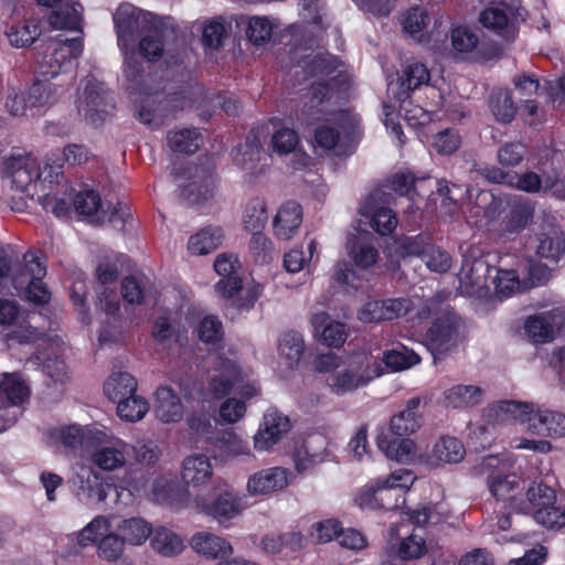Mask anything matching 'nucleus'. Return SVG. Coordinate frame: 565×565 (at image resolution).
<instances>
[{
    "instance_id": "412c9836",
    "label": "nucleus",
    "mask_w": 565,
    "mask_h": 565,
    "mask_svg": "<svg viewBox=\"0 0 565 565\" xmlns=\"http://www.w3.org/2000/svg\"><path fill=\"white\" fill-rule=\"evenodd\" d=\"M526 430L537 436L565 438V413L534 404Z\"/></svg>"
},
{
    "instance_id": "0e129e2a",
    "label": "nucleus",
    "mask_w": 565,
    "mask_h": 565,
    "mask_svg": "<svg viewBox=\"0 0 565 565\" xmlns=\"http://www.w3.org/2000/svg\"><path fill=\"white\" fill-rule=\"evenodd\" d=\"M179 489L174 477L159 476L151 481L149 499L161 505L173 507Z\"/></svg>"
},
{
    "instance_id": "bb28decb",
    "label": "nucleus",
    "mask_w": 565,
    "mask_h": 565,
    "mask_svg": "<svg viewBox=\"0 0 565 565\" xmlns=\"http://www.w3.org/2000/svg\"><path fill=\"white\" fill-rule=\"evenodd\" d=\"M534 403L519 401H499L484 411L489 423L519 422L527 426Z\"/></svg>"
},
{
    "instance_id": "0eeeda50",
    "label": "nucleus",
    "mask_w": 565,
    "mask_h": 565,
    "mask_svg": "<svg viewBox=\"0 0 565 565\" xmlns=\"http://www.w3.org/2000/svg\"><path fill=\"white\" fill-rule=\"evenodd\" d=\"M241 267L238 257L234 254L223 253L214 262L215 271L222 276L215 284V291L225 299H231L239 310H250L263 292V286L257 282L243 288L237 271Z\"/></svg>"
},
{
    "instance_id": "dca6fc26",
    "label": "nucleus",
    "mask_w": 565,
    "mask_h": 565,
    "mask_svg": "<svg viewBox=\"0 0 565 565\" xmlns=\"http://www.w3.org/2000/svg\"><path fill=\"white\" fill-rule=\"evenodd\" d=\"M401 23L403 25L404 32L408 34L414 41L419 43L429 44L433 41L438 42L447 38V30H439L444 23L441 19L436 20L435 28L428 32L430 18L428 13L419 7H414L406 10L402 14Z\"/></svg>"
},
{
    "instance_id": "338daca9",
    "label": "nucleus",
    "mask_w": 565,
    "mask_h": 565,
    "mask_svg": "<svg viewBox=\"0 0 565 565\" xmlns=\"http://www.w3.org/2000/svg\"><path fill=\"white\" fill-rule=\"evenodd\" d=\"M231 29L223 17H215L206 21L202 26V44L207 50H218Z\"/></svg>"
},
{
    "instance_id": "2eb2a0df",
    "label": "nucleus",
    "mask_w": 565,
    "mask_h": 565,
    "mask_svg": "<svg viewBox=\"0 0 565 565\" xmlns=\"http://www.w3.org/2000/svg\"><path fill=\"white\" fill-rule=\"evenodd\" d=\"M214 374L209 382L207 394L215 399L227 396L233 387L244 382V371L235 359L227 358L224 353L217 354L214 365Z\"/></svg>"
},
{
    "instance_id": "9b49d317",
    "label": "nucleus",
    "mask_w": 565,
    "mask_h": 565,
    "mask_svg": "<svg viewBox=\"0 0 565 565\" xmlns=\"http://www.w3.org/2000/svg\"><path fill=\"white\" fill-rule=\"evenodd\" d=\"M460 319L451 311H445L437 317L427 330L425 347L436 361L457 348Z\"/></svg>"
},
{
    "instance_id": "b1692460",
    "label": "nucleus",
    "mask_w": 565,
    "mask_h": 565,
    "mask_svg": "<svg viewBox=\"0 0 565 565\" xmlns=\"http://www.w3.org/2000/svg\"><path fill=\"white\" fill-rule=\"evenodd\" d=\"M171 28L163 26L156 31L146 32L138 40L140 55L149 62L159 61L166 52H169V42H177L179 30L175 21L171 18Z\"/></svg>"
},
{
    "instance_id": "393cba45",
    "label": "nucleus",
    "mask_w": 565,
    "mask_h": 565,
    "mask_svg": "<svg viewBox=\"0 0 565 565\" xmlns=\"http://www.w3.org/2000/svg\"><path fill=\"white\" fill-rule=\"evenodd\" d=\"M408 254L422 258L429 270L435 273H446L450 269L452 260L450 255L443 248L431 244L427 237L417 235L406 244Z\"/></svg>"
},
{
    "instance_id": "ea45409f",
    "label": "nucleus",
    "mask_w": 565,
    "mask_h": 565,
    "mask_svg": "<svg viewBox=\"0 0 565 565\" xmlns=\"http://www.w3.org/2000/svg\"><path fill=\"white\" fill-rule=\"evenodd\" d=\"M30 395L29 386L18 373H4L0 381V411L21 406Z\"/></svg>"
},
{
    "instance_id": "39448f33",
    "label": "nucleus",
    "mask_w": 565,
    "mask_h": 565,
    "mask_svg": "<svg viewBox=\"0 0 565 565\" xmlns=\"http://www.w3.org/2000/svg\"><path fill=\"white\" fill-rule=\"evenodd\" d=\"M1 170L6 185L21 199L39 194L41 168L38 159L22 148H12L1 156Z\"/></svg>"
},
{
    "instance_id": "49530a36",
    "label": "nucleus",
    "mask_w": 565,
    "mask_h": 565,
    "mask_svg": "<svg viewBox=\"0 0 565 565\" xmlns=\"http://www.w3.org/2000/svg\"><path fill=\"white\" fill-rule=\"evenodd\" d=\"M429 79L430 75L427 67L419 62H414L405 66L396 83H388L387 93L395 94L406 90V94H411L420 86L428 85Z\"/></svg>"
},
{
    "instance_id": "e433bc0d",
    "label": "nucleus",
    "mask_w": 565,
    "mask_h": 565,
    "mask_svg": "<svg viewBox=\"0 0 565 565\" xmlns=\"http://www.w3.org/2000/svg\"><path fill=\"white\" fill-rule=\"evenodd\" d=\"M322 4L320 0H301L300 15L303 19V24L295 23L294 25L300 26L305 30L303 39L298 41L300 43V51L310 45V39L313 40V45H318V34L324 29L322 19ZM290 24L289 26H291Z\"/></svg>"
},
{
    "instance_id": "4d7b16f0",
    "label": "nucleus",
    "mask_w": 565,
    "mask_h": 565,
    "mask_svg": "<svg viewBox=\"0 0 565 565\" xmlns=\"http://www.w3.org/2000/svg\"><path fill=\"white\" fill-rule=\"evenodd\" d=\"M223 237L220 226H206L189 238L188 249L193 255L209 254L222 244Z\"/></svg>"
},
{
    "instance_id": "f704fd0d",
    "label": "nucleus",
    "mask_w": 565,
    "mask_h": 565,
    "mask_svg": "<svg viewBox=\"0 0 565 565\" xmlns=\"http://www.w3.org/2000/svg\"><path fill=\"white\" fill-rule=\"evenodd\" d=\"M360 214L369 221L370 226L380 235L391 234L397 226L395 212L380 205L373 195H370L360 207Z\"/></svg>"
},
{
    "instance_id": "a211bd4d",
    "label": "nucleus",
    "mask_w": 565,
    "mask_h": 565,
    "mask_svg": "<svg viewBox=\"0 0 565 565\" xmlns=\"http://www.w3.org/2000/svg\"><path fill=\"white\" fill-rule=\"evenodd\" d=\"M105 100L104 85L95 78H86L83 92L78 93V114L88 122L99 125L107 113Z\"/></svg>"
},
{
    "instance_id": "f03ea898",
    "label": "nucleus",
    "mask_w": 565,
    "mask_h": 565,
    "mask_svg": "<svg viewBox=\"0 0 565 565\" xmlns=\"http://www.w3.org/2000/svg\"><path fill=\"white\" fill-rule=\"evenodd\" d=\"M309 102L306 103L297 120L312 125L320 119L332 121L333 127L320 126L316 129L315 140L323 149H334L338 154L347 153L356 135L359 119L355 115L330 109L331 88L326 83H312L309 88Z\"/></svg>"
},
{
    "instance_id": "13d9d810",
    "label": "nucleus",
    "mask_w": 565,
    "mask_h": 565,
    "mask_svg": "<svg viewBox=\"0 0 565 565\" xmlns=\"http://www.w3.org/2000/svg\"><path fill=\"white\" fill-rule=\"evenodd\" d=\"M150 545L158 554L164 557L179 555L183 548V540L170 529L160 526L152 530Z\"/></svg>"
},
{
    "instance_id": "a878e982",
    "label": "nucleus",
    "mask_w": 565,
    "mask_h": 565,
    "mask_svg": "<svg viewBox=\"0 0 565 565\" xmlns=\"http://www.w3.org/2000/svg\"><path fill=\"white\" fill-rule=\"evenodd\" d=\"M216 190V181L209 170L195 168L190 181L182 186L181 196L192 205L209 203Z\"/></svg>"
},
{
    "instance_id": "79ce46f5",
    "label": "nucleus",
    "mask_w": 565,
    "mask_h": 565,
    "mask_svg": "<svg viewBox=\"0 0 565 565\" xmlns=\"http://www.w3.org/2000/svg\"><path fill=\"white\" fill-rule=\"evenodd\" d=\"M215 456L221 460L250 459L253 454L246 440H243L233 431H223L212 444Z\"/></svg>"
},
{
    "instance_id": "c03bdc74",
    "label": "nucleus",
    "mask_w": 565,
    "mask_h": 565,
    "mask_svg": "<svg viewBox=\"0 0 565 565\" xmlns=\"http://www.w3.org/2000/svg\"><path fill=\"white\" fill-rule=\"evenodd\" d=\"M64 93L57 84L36 81L28 89L32 115L41 114L53 106Z\"/></svg>"
},
{
    "instance_id": "052dcab7",
    "label": "nucleus",
    "mask_w": 565,
    "mask_h": 565,
    "mask_svg": "<svg viewBox=\"0 0 565 565\" xmlns=\"http://www.w3.org/2000/svg\"><path fill=\"white\" fill-rule=\"evenodd\" d=\"M111 530L110 519L105 515L93 518L82 530L74 534L76 544L82 547L97 545Z\"/></svg>"
},
{
    "instance_id": "de8ad7c7",
    "label": "nucleus",
    "mask_w": 565,
    "mask_h": 565,
    "mask_svg": "<svg viewBox=\"0 0 565 565\" xmlns=\"http://www.w3.org/2000/svg\"><path fill=\"white\" fill-rule=\"evenodd\" d=\"M422 403L420 397L415 396L406 402L405 408L391 418V430L397 436L416 433L422 426V416L417 409Z\"/></svg>"
},
{
    "instance_id": "e2e57ef3",
    "label": "nucleus",
    "mask_w": 565,
    "mask_h": 565,
    "mask_svg": "<svg viewBox=\"0 0 565 565\" xmlns=\"http://www.w3.org/2000/svg\"><path fill=\"white\" fill-rule=\"evenodd\" d=\"M305 350V342L301 333L288 331L281 335L278 342V353L286 361L290 369L298 365Z\"/></svg>"
},
{
    "instance_id": "4be33fe9",
    "label": "nucleus",
    "mask_w": 565,
    "mask_h": 565,
    "mask_svg": "<svg viewBox=\"0 0 565 565\" xmlns=\"http://www.w3.org/2000/svg\"><path fill=\"white\" fill-rule=\"evenodd\" d=\"M290 429L287 416L277 409H268L254 436V448L257 451H267L276 445Z\"/></svg>"
},
{
    "instance_id": "5fc2aeb1",
    "label": "nucleus",
    "mask_w": 565,
    "mask_h": 565,
    "mask_svg": "<svg viewBox=\"0 0 565 565\" xmlns=\"http://www.w3.org/2000/svg\"><path fill=\"white\" fill-rule=\"evenodd\" d=\"M136 391L137 380L130 373L124 371L114 372L104 384L105 395L114 403L135 394Z\"/></svg>"
},
{
    "instance_id": "f8f14e48",
    "label": "nucleus",
    "mask_w": 565,
    "mask_h": 565,
    "mask_svg": "<svg viewBox=\"0 0 565 565\" xmlns=\"http://www.w3.org/2000/svg\"><path fill=\"white\" fill-rule=\"evenodd\" d=\"M520 10L503 0L493 2L479 14L480 24L499 38L512 41L519 32Z\"/></svg>"
},
{
    "instance_id": "f257e3e1",
    "label": "nucleus",
    "mask_w": 565,
    "mask_h": 565,
    "mask_svg": "<svg viewBox=\"0 0 565 565\" xmlns=\"http://www.w3.org/2000/svg\"><path fill=\"white\" fill-rule=\"evenodd\" d=\"M117 44L124 56V75L138 119L152 129L159 128L164 119L191 105L185 92L166 95L154 79L143 74L142 63L136 51V41L146 32L160 26L171 28V17L156 15L130 3L120 4L113 15Z\"/></svg>"
},
{
    "instance_id": "8fccbe9b",
    "label": "nucleus",
    "mask_w": 565,
    "mask_h": 565,
    "mask_svg": "<svg viewBox=\"0 0 565 565\" xmlns=\"http://www.w3.org/2000/svg\"><path fill=\"white\" fill-rule=\"evenodd\" d=\"M565 253V237L558 228H545L537 235L536 254L548 263L557 264Z\"/></svg>"
},
{
    "instance_id": "473e14b6",
    "label": "nucleus",
    "mask_w": 565,
    "mask_h": 565,
    "mask_svg": "<svg viewBox=\"0 0 565 565\" xmlns=\"http://www.w3.org/2000/svg\"><path fill=\"white\" fill-rule=\"evenodd\" d=\"M302 223V207L295 201L279 206L273 220L274 235L280 241L291 239Z\"/></svg>"
},
{
    "instance_id": "6e6552de",
    "label": "nucleus",
    "mask_w": 565,
    "mask_h": 565,
    "mask_svg": "<svg viewBox=\"0 0 565 565\" xmlns=\"http://www.w3.org/2000/svg\"><path fill=\"white\" fill-rule=\"evenodd\" d=\"M303 35L305 30L298 25L287 26L282 34V39L289 38L287 44L289 45L288 55L291 63L301 67L308 77L332 76L335 72L341 74V71H338L341 65L340 61L329 53L316 52L312 39L309 41L310 45L300 51L301 47L298 41L302 40Z\"/></svg>"
},
{
    "instance_id": "864d4df0",
    "label": "nucleus",
    "mask_w": 565,
    "mask_h": 565,
    "mask_svg": "<svg viewBox=\"0 0 565 565\" xmlns=\"http://www.w3.org/2000/svg\"><path fill=\"white\" fill-rule=\"evenodd\" d=\"M125 545L140 546L152 535V526L145 519L132 516L120 521L116 527Z\"/></svg>"
},
{
    "instance_id": "c756f323",
    "label": "nucleus",
    "mask_w": 565,
    "mask_h": 565,
    "mask_svg": "<svg viewBox=\"0 0 565 565\" xmlns=\"http://www.w3.org/2000/svg\"><path fill=\"white\" fill-rule=\"evenodd\" d=\"M377 447L388 459L399 463L419 462L425 465L426 454L418 452V448L412 439L398 440L380 435L377 437Z\"/></svg>"
},
{
    "instance_id": "423d86ee",
    "label": "nucleus",
    "mask_w": 565,
    "mask_h": 565,
    "mask_svg": "<svg viewBox=\"0 0 565 565\" xmlns=\"http://www.w3.org/2000/svg\"><path fill=\"white\" fill-rule=\"evenodd\" d=\"M83 53L82 29L73 38L60 34L50 39L43 51L39 52L35 58V72L46 81L58 75H67L72 71L74 62Z\"/></svg>"
},
{
    "instance_id": "58836bf2",
    "label": "nucleus",
    "mask_w": 565,
    "mask_h": 565,
    "mask_svg": "<svg viewBox=\"0 0 565 565\" xmlns=\"http://www.w3.org/2000/svg\"><path fill=\"white\" fill-rule=\"evenodd\" d=\"M213 477L211 459L203 454H193L184 458L182 462V479L188 486L202 487L207 484Z\"/></svg>"
},
{
    "instance_id": "6e6d98bb",
    "label": "nucleus",
    "mask_w": 565,
    "mask_h": 565,
    "mask_svg": "<svg viewBox=\"0 0 565 565\" xmlns=\"http://www.w3.org/2000/svg\"><path fill=\"white\" fill-rule=\"evenodd\" d=\"M73 200L70 186L65 183L60 189L42 194L41 204L45 211L52 212L56 217L66 218L71 215Z\"/></svg>"
},
{
    "instance_id": "09e8293b",
    "label": "nucleus",
    "mask_w": 565,
    "mask_h": 565,
    "mask_svg": "<svg viewBox=\"0 0 565 565\" xmlns=\"http://www.w3.org/2000/svg\"><path fill=\"white\" fill-rule=\"evenodd\" d=\"M189 431L196 444H206L212 446L218 436V430L214 418L206 411H196L186 418Z\"/></svg>"
},
{
    "instance_id": "c85d7f7f",
    "label": "nucleus",
    "mask_w": 565,
    "mask_h": 565,
    "mask_svg": "<svg viewBox=\"0 0 565 565\" xmlns=\"http://www.w3.org/2000/svg\"><path fill=\"white\" fill-rule=\"evenodd\" d=\"M153 412L161 423L174 424L183 418L184 406L171 386L161 385L154 392Z\"/></svg>"
},
{
    "instance_id": "4468645a",
    "label": "nucleus",
    "mask_w": 565,
    "mask_h": 565,
    "mask_svg": "<svg viewBox=\"0 0 565 565\" xmlns=\"http://www.w3.org/2000/svg\"><path fill=\"white\" fill-rule=\"evenodd\" d=\"M462 250V265L458 274L459 288L467 295H473L481 291L488 281L490 274V265L480 256V250L477 247L468 246Z\"/></svg>"
},
{
    "instance_id": "72a5a7b5",
    "label": "nucleus",
    "mask_w": 565,
    "mask_h": 565,
    "mask_svg": "<svg viewBox=\"0 0 565 565\" xmlns=\"http://www.w3.org/2000/svg\"><path fill=\"white\" fill-rule=\"evenodd\" d=\"M465 455L463 444L458 438L446 435L434 444L429 454H426L425 465L434 468L444 463H458Z\"/></svg>"
},
{
    "instance_id": "aec40b11",
    "label": "nucleus",
    "mask_w": 565,
    "mask_h": 565,
    "mask_svg": "<svg viewBox=\"0 0 565 565\" xmlns=\"http://www.w3.org/2000/svg\"><path fill=\"white\" fill-rule=\"evenodd\" d=\"M40 7L52 8L47 22L53 29L79 32L82 6L77 0H35Z\"/></svg>"
},
{
    "instance_id": "37998d69",
    "label": "nucleus",
    "mask_w": 565,
    "mask_h": 565,
    "mask_svg": "<svg viewBox=\"0 0 565 565\" xmlns=\"http://www.w3.org/2000/svg\"><path fill=\"white\" fill-rule=\"evenodd\" d=\"M315 332L328 345L340 348L348 338L347 326L342 322L331 321L327 312H318L311 319Z\"/></svg>"
},
{
    "instance_id": "9d476101",
    "label": "nucleus",
    "mask_w": 565,
    "mask_h": 565,
    "mask_svg": "<svg viewBox=\"0 0 565 565\" xmlns=\"http://www.w3.org/2000/svg\"><path fill=\"white\" fill-rule=\"evenodd\" d=\"M87 433L95 444L90 455L95 467L105 472L119 471L127 467L134 450L131 444L114 436L107 429L94 428Z\"/></svg>"
},
{
    "instance_id": "603ef678",
    "label": "nucleus",
    "mask_w": 565,
    "mask_h": 565,
    "mask_svg": "<svg viewBox=\"0 0 565 565\" xmlns=\"http://www.w3.org/2000/svg\"><path fill=\"white\" fill-rule=\"evenodd\" d=\"M405 92L406 90L388 94L397 104L399 115L411 127H419L429 124L433 119V110L414 104L413 100L409 99L411 94H406Z\"/></svg>"
},
{
    "instance_id": "bf43d9fd",
    "label": "nucleus",
    "mask_w": 565,
    "mask_h": 565,
    "mask_svg": "<svg viewBox=\"0 0 565 565\" xmlns=\"http://www.w3.org/2000/svg\"><path fill=\"white\" fill-rule=\"evenodd\" d=\"M203 142L202 134L196 128H183L167 135V145L173 152L191 154Z\"/></svg>"
},
{
    "instance_id": "7ed1b4c3",
    "label": "nucleus",
    "mask_w": 565,
    "mask_h": 565,
    "mask_svg": "<svg viewBox=\"0 0 565 565\" xmlns=\"http://www.w3.org/2000/svg\"><path fill=\"white\" fill-rule=\"evenodd\" d=\"M315 369L324 374L323 382L331 393L343 396L367 386L382 375L381 366L364 353L340 358L332 352L319 354Z\"/></svg>"
},
{
    "instance_id": "3c124183",
    "label": "nucleus",
    "mask_w": 565,
    "mask_h": 565,
    "mask_svg": "<svg viewBox=\"0 0 565 565\" xmlns=\"http://www.w3.org/2000/svg\"><path fill=\"white\" fill-rule=\"evenodd\" d=\"M234 163L249 173H255L262 158V142L259 138L250 134L243 143L232 151Z\"/></svg>"
},
{
    "instance_id": "4c0bfd02",
    "label": "nucleus",
    "mask_w": 565,
    "mask_h": 565,
    "mask_svg": "<svg viewBox=\"0 0 565 565\" xmlns=\"http://www.w3.org/2000/svg\"><path fill=\"white\" fill-rule=\"evenodd\" d=\"M4 34L11 46L28 47L42 34V22L36 18L12 20L7 23Z\"/></svg>"
},
{
    "instance_id": "cd10ccee",
    "label": "nucleus",
    "mask_w": 565,
    "mask_h": 565,
    "mask_svg": "<svg viewBox=\"0 0 565 565\" xmlns=\"http://www.w3.org/2000/svg\"><path fill=\"white\" fill-rule=\"evenodd\" d=\"M289 483V471L281 467L262 469L248 478L247 491L253 495L269 494L285 489Z\"/></svg>"
},
{
    "instance_id": "20e7f679",
    "label": "nucleus",
    "mask_w": 565,
    "mask_h": 565,
    "mask_svg": "<svg viewBox=\"0 0 565 565\" xmlns=\"http://www.w3.org/2000/svg\"><path fill=\"white\" fill-rule=\"evenodd\" d=\"M45 275L46 265L34 253H25L22 262L13 268L11 258L0 252V292L12 286L17 291L23 290L31 302L46 303L51 295L43 282Z\"/></svg>"
},
{
    "instance_id": "774afa93",
    "label": "nucleus",
    "mask_w": 565,
    "mask_h": 565,
    "mask_svg": "<svg viewBox=\"0 0 565 565\" xmlns=\"http://www.w3.org/2000/svg\"><path fill=\"white\" fill-rule=\"evenodd\" d=\"M267 204L264 198L255 196L247 201L243 211V223L248 231L263 230L267 223Z\"/></svg>"
},
{
    "instance_id": "a18cd8bd",
    "label": "nucleus",
    "mask_w": 565,
    "mask_h": 565,
    "mask_svg": "<svg viewBox=\"0 0 565 565\" xmlns=\"http://www.w3.org/2000/svg\"><path fill=\"white\" fill-rule=\"evenodd\" d=\"M237 24L244 29L246 38L254 45L268 43L274 30L278 28L277 19L262 15L242 18Z\"/></svg>"
},
{
    "instance_id": "a19ab883",
    "label": "nucleus",
    "mask_w": 565,
    "mask_h": 565,
    "mask_svg": "<svg viewBox=\"0 0 565 565\" xmlns=\"http://www.w3.org/2000/svg\"><path fill=\"white\" fill-rule=\"evenodd\" d=\"M192 548L207 558L220 559L231 555L233 547L225 539L209 532L194 534L190 542Z\"/></svg>"
},
{
    "instance_id": "5701e85b",
    "label": "nucleus",
    "mask_w": 565,
    "mask_h": 565,
    "mask_svg": "<svg viewBox=\"0 0 565 565\" xmlns=\"http://www.w3.org/2000/svg\"><path fill=\"white\" fill-rule=\"evenodd\" d=\"M413 303L408 298H388L366 302L359 311V319L364 323L393 320L407 313Z\"/></svg>"
},
{
    "instance_id": "ddd939ff",
    "label": "nucleus",
    "mask_w": 565,
    "mask_h": 565,
    "mask_svg": "<svg viewBox=\"0 0 565 565\" xmlns=\"http://www.w3.org/2000/svg\"><path fill=\"white\" fill-rule=\"evenodd\" d=\"M193 505L198 512L211 516L223 526H228L246 508L243 499L233 491L220 493L213 500L205 494H198L193 499Z\"/></svg>"
},
{
    "instance_id": "6ab92c4d",
    "label": "nucleus",
    "mask_w": 565,
    "mask_h": 565,
    "mask_svg": "<svg viewBox=\"0 0 565 565\" xmlns=\"http://www.w3.org/2000/svg\"><path fill=\"white\" fill-rule=\"evenodd\" d=\"M78 500L85 504L105 503L113 483L92 468H82L74 480Z\"/></svg>"
},
{
    "instance_id": "2f4dec72",
    "label": "nucleus",
    "mask_w": 565,
    "mask_h": 565,
    "mask_svg": "<svg viewBox=\"0 0 565 565\" xmlns=\"http://www.w3.org/2000/svg\"><path fill=\"white\" fill-rule=\"evenodd\" d=\"M372 241L373 237L367 231L354 230V232L349 233L347 250L356 266L369 268L377 262L379 250Z\"/></svg>"
},
{
    "instance_id": "69168bd1",
    "label": "nucleus",
    "mask_w": 565,
    "mask_h": 565,
    "mask_svg": "<svg viewBox=\"0 0 565 565\" xmlns=\"http://www.w3.org/2000/svg\"><path fill=\"white\" fill-rule=\"evenodd\" d=\"M450 40L454 52L462 58L475 54L479 45L478 33L465 25L454 28Z\"/></svg>"
},
{
    "instance_id": "c9c22d12",
    "label": "nucleus",
    "mask_w": 565,
    "mask_h": 565,
    "mask_svg": "<svg viewBox=\"0 0 565 565\" xmlns=\"http://www.w3.org/2000/svg\"><path fill=\"white\" fill-rule=\"evenodd\" d=\"M556 502L555 491L543 483H534L527 490L524 497L513 500V510L530 514L535 520L536 510L545 509Z\"/></svg>"
},
{
    "instance_id": "1a4fd4ad",
    "label": "nucleus",
    "mask_w": 565,
    "mask_h": 565,
    "mask_svg": "<svg viewBox=\"0 0 565 565\" xmlns=\"http://www.w3.org/2000/svg\"><path fill=\"white\" fill-rule=\"evenodd\" d=\"M513 461L509 455H491L483 457L475 467L476 475L483 478L490 493L497 500L509 501L513 509V500L520 490L521 479L513 471Z\"/></svg>"
},
{
    "instance_id": "680f3d73",
    "label": "nucleus",
    "mask_w": 565,
    "mask_h": 565,
    "mask_svg": "<svg viewBox=\"0 0 565 565\" xmlns=\"http://www.w3.org/2000/svg\"><path fill=\"white\" fill-rule=\"evenodd\" d=\"M73 206L79 215L89 217L92 222H100L105 218L100 195L94 190L78 192L74 196Z\"/></svg>"
},
{
    "instance_id": "7c9ffc66",
    "label": "nucleus",
    "mask_w": 565,
    "mask_h": 565,
    "mask_svg": "<svg viewBox=\"0 0 565 565\" xmlns=\"http://www.w3.org/2000/svg\"><path fill=\"white\" fill-rule=\"evenodd\" d=\"M483 399V390L473 384H455L443 391L439 404L449 409H468Z\"/></svg>"
},
{
    "instance_id": "f3484780",
    "label": "nucleus",
    "mask_w": 565,
    "mask_h": 565,
    "mask_svg": "<svg viewBox=\"0 0 565 565\" xmlns=\"http://www.w3.org/2000/svg\"><path fill=\"white\" fill-rule=\"evenodd\" d=\"M565 324V311L554 308L550 311L529 316L524 321V332L532 343H546L554 339Z\"/></svg>"
}]
</instances>
